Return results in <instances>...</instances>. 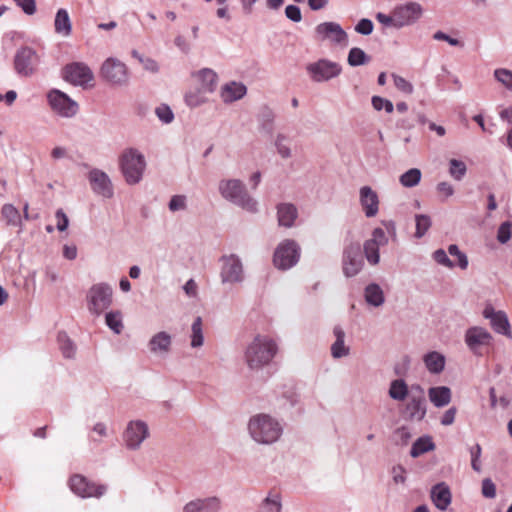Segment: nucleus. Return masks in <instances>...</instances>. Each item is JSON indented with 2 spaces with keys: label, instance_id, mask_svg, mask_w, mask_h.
Wrapping results in <instances>:
<instances>
[{
  "label": "nucleus",
  "instance_id": "obj_1",
  "mask_svg": "<svg viewBox=\"0 0 512 512\" xmlns=\"http://www.w3.org/2000/svg\"><path fill=\"white\" fill-rule=\"evenodd\" d=\"M278 352V345L267 335H256L245 348L244 361L248 368L259 371L270 364Z\"/></svg>",
  "mask_w": 512,
  "mask_h": 512
},
{
  "label": "nucleus",
  "instance_id": "obj_2",
  "mask_svg": "<svg viewBox=\"0 0 512 512\" xmlns=\"http://www.w3.org/2000/svg\"><path fill=\"white\" fill-rule=\"evenodd\" d=\"M248 432L256 443L271 445L282 436L283 425L277 418L266 413H259L250 417Z\"/></svg>",
  "mask_w": 512,
  "mask_h": 512
},
{
  "label": "nucleus",
  "instance_id": "obj_3",
  "mask_svg": "<svg viewBox=\"0 0 512 512\" xmlns=\"http://www.w3.org/2000/svg\"><path fill=\"white\" fill-rule=\"evenodd\" d=\"M218 191L223 199L241 207L248 212H256L257 201L252 198L245 186L239 179H222L218 183Z\"/></svg>",
  "mask_w": 512,
  "mask_h": 512
},
{
  "label": "nucleus",
  "instance_id": "obj_4",
  "mask_svg": "<svg viewBox=\"0 0 512 512\" xmlns=\"http://www.w3.org/2000/svg\"><path fill=\"white\" fill-rule=\"evenodd\" d=\"M121 172L125 181L134 185L141 181L143 172L146 168L145 157L135 148L124 150L119 160Z\"/></svg>",
  "mask_w": 512,
  "mask_h": 512
},
{
  "label": "nucleus",
  "instance_id": "obj_5",
  "mask_svg": "<svg viewBox=\"0 0 512 512\" xmlns=\"http://www.w3.org/2000/svg\"><path fill=\"white\" fill-rule=\"evenodd\" d=\"M113 289L110 284L100 282L93 284L86 294L87 309L95 317H99L112 304Z\"/></svg>",
  "mask_w": 512,
  "mask_h": 512
},
{
  "label": "nucleus",
  "instance_id": "obj_6",
  "mask_svg": "<svg viewBox=\"0 0 512 512\" xmlns=\"http://www.w3.org/2000/svg\"><path fill=\"white\" fill-rule=\"evenodd\" d=\"M427 414V400L425 390L420 384L410 387L408 401L402 410V417L406 421H422Z\"/></svg>",
  "mask_w": 512,
  "mask_h": 512
},
{
  "label": "nucleus",
  "instance_id": "obj_7",
  "mask_svg": "<svg viewBox=\"0 0 512 512\" xmlns=\"http://www.w3.org/2000/svg\"><path fill=\"white\" fill-rule=\"evenodd\" d=\"M306 72L313 82L322 83L338 77L342 72V67L337 62L321 58L307 64Z\"/></svg>",
  "mask_w": 512,
  "mask_h": 512
},
{
  "label": "nucleus",
  "instance_id": "obj_8",
  "mask_svg": "<svg viewBox=\"0 0 512 512\" xmlns=\"http://www.w3.org/2000/svg\"><path fill=\"white\" fill-rule=\"evenodd\" d=\"M364 266L362 248L359 242L350 241L346 243L342 255V271L347 278L360 273Z\"/></svg>",
  "mask_w": 512,
  "mask_h": 512
},
{
  "label": "nucleus",
  "instance_id": "obj_9",
  "mask_svg": "<svg viewBox=\"0 0 512 512\" xmlns=\"http://www.w3.org/2000/svg\"><path fill=\"white\" fill-rule=\"evenodd\" d=\"M300 259V246L291 239L282 241L276 248L273 263L280 270L294 267Z\"/></svg>",
  "mask_w": 512,
  "mask_h": 512
},
{
  "label": "nucleus",
  "instance_id": "obj_10",
  "mask_svg": "<svg viewBox=\"0 0 512 512\" xmlns=\"http://www.w3.org/2000/svg\"><path fill=\"white\" fill-rule=\"evenodd\" d=\"M102 78L115 86H126L129 83L127 66L117 58H107L100 69Z\"/></svg>",
  "mask_w": 512,
  "mask_h": 512
},
{
  "label": "nucleus",
  "instance_id": "obj_11",
  "mask_svg": "<svg viewBox=\"0 0 512 512\" xmlns=\"http://www.w3.org/2000/svg\"><path fill=\"white\" fill-rule=\"evenodd\" d=\"M39 63V55L29 46L20 47L14 56V69L21 77H29L33 75Z\"/></svg>",
  "mask_w": 512,
  "mask_h": 512
},
{
  "label": "nucleus",
  "instance_id": "obj_12",
  "mask_svg": "<svg viewBox=\"0 0 512 512\" xmlns=\"http://www.w3.org/2000/svg\"><path fill=\"white\" fill-rule=\"evenodd\" d=\"M222 263L220 278L223 284H238L244 281L243 264L236 254L223 255L220 258Z\"/></svg>",
  "mask_w": 512,
  "mask_h": 512
},
{
  "label": "nucleus",
  "instance_id": "obj_13",
  "mask_svg": "<svg viewBox=\"0 0 512 512\" xmlns=\"http://www.w3.org/2000/svg\"><path fill=\"white\" fill-rule=\"evenodd\" d=\"M47 100L51 109L61 117L71 118L78 112L77 102L61 90H50L47 94Z\"/></svg>",
  "mask_w": 512,
  "mask_h": 512
},
{
  "label": "nucleus",
  "instance_id": "obj_14",
  "mask_svg": "<svg viewBox=\"0 0 512 512\" xmlns=\"http://www.w3.org/2000/svg\"><path fill=\"white\" fill-rule=\"evenodd\" d=\"M149 428L142 420L128 422L123 432V441L129 450H138L145 439L149 437Z\"/></svg>",
  "mask_w": 512,
  "mask_h": 512
},
{
  "label": "nucleus",
  "instance_id": "obj_15",
  "mask_svg": "<svg viewBox=\"0 0 512 512\" xmlns=\"http://www.w3.org/2000/svg\"><path fill=\"white\" fill-rule=\"evenodd\" d=\"M63 78L74 86L86 88L94 80V74L85 63L73 62L63 68Z\"/></svg>",
  "mask_w": 512,
  "mask_h": 512
},
{
  "label": "nucleus",
  "instance_id": "obj_16",
  "mask_svg": "<svg viewBox=\"0 0 512 512\" xmlns=\"http://www.w3.org/2000/svg\"><path fill=\"white\" fill-rule=\"evenodd\" d=\"M69 486L73 493L82 498L103 496L107 491V486L95 484L82 475H73L69 480Z\"/></svg>",
  "mask_w": 512,
  "mask_h": 512
},
{
  "label": "nucleus",
  "instance_id": "obj_17",
  "mask_svg": "<svg viewBox=\"0 0 512 512\" xmlns=\"http://www.w3.org/2000/svg\"><path fill=\"white\" fill-rule=\"evenodd\" d=\"M464 340L465 344L474 355L481 356V348L491 345L493 337L487 329L480 326H473L466 330Z\"/></svg>",
  "mask_w": 512,
  "mask_h": 512
},
{
  "label": "nucleus",
  "instance_id": "obj_18",
  "mask_svg": "<svg viewBox=\"0 0 512 512\" xmlns=\"http://www.w3.org/2000/svg\"><path fill=\"white\" fill-rule=\"evenodd\" d=\"M394 11L397 20V29L415 24L423 14L422 6L412 1L395 6Z\"/></svg>",
  "mask_w": 512,
  "mask_h": 512
},
{
  "label": "nucleus",
  "instance_id": "obj_19",
  "mask_svg": "<svg viewBox=\"0 0 512 512\" xmlns=\"http://www.w3.org/2000/svg\"><path fill=\"white\" fill-rule=\"evenodd\" d=\"M88 180L95 194L108 199L113 196L114 191L111 179L104 171L93 168L88 173Z\"/></svg>",
  "mask_w": 512,
  "mask_h": 512
},
{
  "label": "nucleus",
  "instance_id": "obj_20",
  "mask_svg": "<svg viewBox=\"0 0 512 512\" xmlns=\"http://www.w3.org/2000/svg\"><path fill=\"white\" fill-rule=\"evenodd\" d=\"M483 317L490 321L492 329L501 335L512 337L511 326L504 311H496L492 305H486L483 310Z\"/></svg>",
  "mask_w": 512,
  "mask_h": 512
},
{
  "label": "nucleus",
  "instance_id": "obj_21",
  "mask_svg": "<svg viewBox=\"0 0 512 512\" xmlns=\"http://www.w3.org/2000/svg\"><path fill=\"white\" fill-rule=\"evenodd\" d=\"M315 34L318 39L330 40L335 44L345 43L348 39L346 31L336 22H323L315 27Z\"/></svg>",
  "mask_w": 512,
  "mask_h": 512
},
{
  "label": "nucleus",
  "instance_id": "obj_22",
  "mask_svg": "<svg viewBox=\"0 0 512 512\" xmlns=\"http://www.w3.org/2000/svg\"><path fill=\"white\" fill-rule=\"evenodd\" d=\"M221 508V499L210 496L189 501L184 505L182 512H220Z\"/></svg>",
  "mask_w": 512,
  "mask_h": 512
},
{
  "label": "nucleus",
  "instance_id": "obj_23",
  "mask_svg": "<svg viewBox=\"0 0 512 512\" xmlns=\"http://www.w3.org/2000/svg\"><path fill=\"white\" fill-rule=\"evenodd\" d=\"M360 204L366 217H374L379 210V199L377 193L369 186L360 188Z\"/></svg>",
  "mask_w": 512,
  "mask_h": 512
},
{
  "label": "nucleus",
  "instance_id": "obj_24",
  "mask_svg": "<svg viewBox=\"0 0 512 512\" xmlns=\"http://www.w3.org/2000/svg\"><path fill=\"white\" fill-rule=\"evenodd\" d=\"M246 93L247 88L243 83L231 81L221 87L220 96L224 103L229 104L242 99Z\"/></svg>",
  "mask_w": 512,
  "mask_h": 512
},
{
  "label": "nucleus",
  "instance_id": "obj_25",
  "mask_svg": "<svg viewBox=\"0 0 512 512\" xmlns=\"http://www.w3.org/2000/svg\"><path fill=\"white\" fill-rule=\"evenodd\" d=\"M431 499L434 505L441 511H445L451 503V491L444 483H437L431 489Z\"/></svg>",
  "mask_w": 512,
  "mask_h": 512
},
{
  "label": "nucleus",
  "instance_id": "obj_26",
  "mask_svg": "<svg viewBox=\"0 0 512 512\" xmlns=\"http://www.w3.org/2000/svg\"><path fill=\"white\" fill-rule=\"evenodd\" d=\"M171 344V336L167 332L161 331L152 336L148 346L152 353L162 355L169 352Z\"/></svg>",
  "mask_w": 512,
  "mask_h": 512
},
{
  "label": "nucleus",
  "instance_id": "obj_27",
  "mask_svg": "<svg viewBox=\"0 0 512 512\" xmlns=\"http://www.w3.org/2000/svg\"><path fill=\"white\" fill-rule=\"evenodd\" d=\"M54 31L62 37H69L72 33V21L65 8L58 9L55 14Z\"/></svg>",
  "mask_w": 512,
  "mask_h": 512
},
{
  "label": "nucleus",
  "instance_id": "obj_28",
  "mask_svg": "<svg viewBox=\"0 0 512 512\" xmlns=\"http://www.w3.org/2000/svg\"><path fill=\"white\" fill-rule=\"evenodd\" d=\"M193 77L197 78V80L200 82L199 87L202 88L204 92L211 94L215 91L218 76L212 69L203 68L197 72H194Z\"/></svg>",
  "mask_w": 512,
  "mask_h": 512
},
{
  "label": "nucleus",
  "instance_id": "obj_29",
  "mask_svg": "<svg viewBox=\"0 0 512 512\" xmlns=\"http://www.w3.org/2000/svg\"><path fill=\"white\" fill-rule=\"evenodd\" d=\"M335 341L331 345V355L334 359H340L348 356L350 348L345 345V332L340 326H335L333 329Z\"/></svg>",
  "mask_w": 512,
  "mask_h": 512
},
{
  "label": "nucleus",
  "instance_id": "obj_30",
  "mask_svg": "<svg viewBox=\"0 0 512 512\" xmlns=\"http://www.w3.org/2000/svg\"><path fill=\"white\" fill-rule=\"evenodd\" d=\"M430 402L437 408H442L451 402V390L447 386H436L428 389Z\"/></svg>",
  "mask_w": 512,
  "mask_h": 512
},
{
  "label": "nucleus",
  "instance_id": "obj_31",
  "mask_svg": "<svg viewBox=\"0 0 512 512\" xmlns=\"http://www.w3.org/2000/svg\"><path fill=\"white\" fill-rule=\"evenodd\" d=\"M277 216L280 226L292 227L297 218V209L293 204L282 203L277 207Z\"/></svg>",
  "mask_w": 512,
  "mask_h": 512
},
{
  "label": "nucleus",
  "instance_id": "obj_32",
  "mask_svg": "<svg viewBox=\"0 0 512 512\" xmlns=\"http://www.w3.org/2000/svg\"><path fill=\"white\" fill-rule=\"evenodd\" d=\"M423 362L427 370L432 374L441 373L445 367V357L437 351H431L425 354Z\"/></svg>",
  "mask_w": 512,
  "mask_h": 512
},
{
  "label": "nucleus",
  "instance_id": "obj_33",
  "mask_svg": "<svg viewBox=\"0 0 512 512\" xmlns=\"http://www.w3.org/2000/svg\"><path fill=\"white\" fill-rule=\"evenodd\" d=\"M364 297L367 304L373 307H379L385 302L383 290L376 283H371L365 287Z\"/></svg>",
  "mask_w": 512,
  "mask_h": 512
},
{
  "label": "nucleus",
  "instance_id": "obj_34",
  "mask_svg": "<svg viewBox=\"0 0 512 512\" xmlns=\"http://www.w3.org/2000/svg\"><path fill=\"white\" fill-rule=\"evenodd\" d=\"M410 388L404 379L398 378L392 380L389 386L388 395L395 401H403L409 397Z\"/></svg>",
  "mask_w": 512,
  "mask_h": 512
},
{
  "label": "nucleus",
  "instance_id": "obj_35",
  "mask_svg": "<svg viewBox=\"0 0 512 512\" xmlns=\"http://www.w3.org/2000/svg\"><path fill=\"white\" fill-rule=\"evenodd\" d=\"M208 94L202 88L196 87L185 93L184 102L190 108H197L208 102Z\"/></svg>",
  "mask_w": 512,
  "mask_h": 512
},
{
  "label": "nucleus",
  "instance_id": "obj_36",
  "mask_svg": "<svg viewBox=\"0 0 512 512\" xmlns=\"http://www.w3.org/2000/svg\"><path fill=\"white\" fill-rule=\"evenodd\" d=\"M435 449V443L431 436L425 435L419 437L413 444L410 450V456L417 458L424 453L433 451Z\"/></svg>",
  "mask_w": 512,
  "mask_h": 512
},
{
  "label": "nucleus",
  "instance_id": "obj_37",
  "mask_svg": "<svg viewBox=\"0 0 512 512\" xmlns=\"http://www.w3.org/2000/svg\"><path fill=\"white\" fill-rule=\"evenodd\" d=\"M275 115L269 107L265 106L261 109L257 120L259 123V130L265 134L272 135L274 131Z\"/></svg>",
  "mask_w": 512,
  "mask_h": 512
},
{
  "label": "nucleus",
  "instance_id": "obj_38",
  "mask_svg": "<svg viewBox=\"0 0 512 512\" xmlns=\"http://www.w3.org/2000/svg\"><path fill=\"white\" fill-rule=\"evenodd\" d=\"M105 324L115 334H121L124 328L122 312L120 310H111L107 312L105 314Z\"/></svg>",
  "mask_w": 512,
  "mask_h": 512
},
{
  "label": "nucleus",
  "instance_id": "obj_39",
  "mask_svg": "<svg viewBox=\"0 0 512 512\" xmlns=\"http://www.w3.org/2000/svg\"><path fill=\"white\" fill-rule=\"evenodd\" d=\"M57 341L62 355L67 359H73L76 354V345L68 337L66 332H59Z\"/></svg>",
  "mask_w": 512,
  "mask_h": 512
},
{
  "label": "nucleus",
  "instance_id": "obj_40",
  "mask_svg": "<svg viewBox=\"0 0 512 512\" xmlns=\"http://www.w3.org/2000/svg\"><path fill=\"white\" fill-rule=\"evenodd\" d=\"M281 497L277 493H269L262 501L258 512H281Z\"/></svg>",
  "mask_w": 512,
  "mask_h": 512
},
{
  "label": "nucleus",
  "instance_id": "obj_41",
  "mask_svg": "<svg viewBox=\"0 0 512 512\" xmlns=\"http://www.w3.org/2000/svg\"><path fill=\"white\" fill-rule=\"evenodd\" d=\"M347 62L351 67H357L369 63L370 57L363 49L353 47L348 52Z\"/></svg>",
  "mask_w": 512,
  "mask_h": 512
},
{
  "label": "nucleus",
  "instance_id": "obj_42",
  "mask_svg": "<svg viewBox=\"0 0 512 512\" xmlns=\"http://www.w3.org/2000/svg\"><path fill=\"white\" fill-rule=\"evenodd\" d=\"M204 343V335L202 330V319L196 317L191 325V347L199 348Z\"/></svg>",
  "mask_w": 512,
  "mask_h": 512
},
{
  "label": "nucleus",
  "instance_id": "obj_43",
  "mask_svg": "<svg viewBox=\"0 0 512 512\" xmlns=\"http://www.w3.org/2000/svg\"><path fill=\"white\" fill-rule=\"evenodd\" d=\"M421 171L418 168H411L400 176V183L406 188H412L419 184L421 180Z\"/></svg>",
  "mask_w": 512,
  "mask_h": 512
},
{
  "label": "nucleus",
  "instance_id": "obj_44",
  "mask_svg": "<svg viewBox=\"0 0 512 512\" xmlns=\"http://www.w3.org/2000/svg\"><path fill=\"white\" fill-rule=\"evenodd\" d=\"M380 246L374 244L373 242L366 240L363 244V253L365 255L366 260L372 266L377 265L380 261L379 254Z\"/></svg>",
  "mask_w": 512,
  "mask_h": 512
},
{
  "label": "nucleus",
  "instance_id": "obj_45",
  "mask_svg": "<svg viewBox=\"0 0 512 512\" xmlns=\"http://www.w3.org/2000/svg\"><path fill=\"white\" fill-rule=\"evenodd\" d=\"M467 172L466 164L462 160L451 159L449 161V174L452 178L460 181L464 178Z\"/></svg>",
  "mask_w": 512,
  "mask_h": 512
},
{
  "label": "nucleus",
  "instance_id": "obj_46",
  "mask_svg": "<svg viewBox=\"0 0 512 512\" xmlns=\"http://www.w3.org/2000/svg\"><path fill=\"white\" fill-rule=\"evenodd\" d=\"M415 222H416V231H415V237L422 238L426 232L431 227V218L430 216L426 214H416L415 215Z\"/></svg>",
  "mask_w": 512,
  "mask_h": 512
},
{
  "label": "nucleus",
  "instance_id": "obj_47",
  "mask_svg": "<svg viewBox=\"0 0 512 512\" xmlns=\"http://www.w3.org/2000/svg\"><path fill=\"white\" fill-rule=\"evenodd\" d=\"M1 214L9 225L16 226L20 223L21 217L19 211L12 204L3 205Z\"/></svg>",
  "mask_w": 512,
  "mask_h": 512
},
{
  "label": "nucleus",
  "instance_id": "obj_48",
  "mask_svg": "<svg viewBox=\"0 0 512 512\" xmlns=\"http://www.w3.org/2000/svg\"><path fill=\"white\" fill-rule=\"evenodd\" d=\"M494 77L507 90L512 92V70H509L507 68L495 69L494 70Z\"/></svg>",
  "mask_w": 512,
  "mask_h": 512
},
{
  "label": "nucleus",
  "instance_id": "obj_49",
  "mask_svg": "<svg viewBox=\"0 0 512 512\" xmlns=\"http://www.w3.org/2000/svg\"><path fill=\"white\" fill-rule=\"evenodd\" d=\"M447 252L451 256L457 258V261H458L457 265L459 266L460 269H462V270L467 269V267L469 265L468 257L464 252H462L459 249L458 245H456V244L449 245Z\"/></svg>",
  "mask_w": 512,
  "mask_h": 512
},
{
  "label": "nucleus",
  "instance_id": "obj_50",
  "mask_svg": "<svg viewBox=\"0 0 512 512\" xmlns=\"http://www.w3.org/2000/svg\"><path fill=\"white\" fill-rule=\"evenodd\" d=\"M286 141H287V136L282 133H279V134H277L275 143H274L278 154L284 159L291 157V149L285 143Z\"/></svg>",
  "mask_w": 512,
  "mask_h": 512
},
{
  "label": "nucleus",
  "instance_id": "obj_51",
  "mask_svg": "<svg viewBox=\"0 0 512 512\" xmlns=\"http://www.w3.org/2000/svg\"><path fill=\"white\" fill-rule=\"evenodd\" d=\"M168 209L171 212L184 211L187 209V196L178 194L173 195L168 203Z\"/></svg>",
  "mask_w": 512,
  "mask_h": 512
},
{
  "label": "nucleus",
  "instance_id": "obj_52",
  "mask_svg": "<svg viewBox=\"0 0 512 512\" xmlns=\"http://www.w3.org/2000/svg\"><path fill=\"white\" fill-rule=\"evenodd\" d=\"M155 114L158 119L164 124H169L174 119V113L171 108L166 104H161L155 109Z\"/></svg>",
  "mask_w": 512,
  "mask_h": 512
},
{
  "label": "nucleus",
  "instance_id": "obj_53",
  "mask_svg": "<svg viewBox=\"0 0 512 512\" xmlns=\"http://www.w3.org/2000/svg\"><path fill=\"white\" fill-rule=\"evenodd\" d=\"M511 234H512V222L505 221V222L501 223V225L498 228L497 240L501 244H505L510 240Z\"/></svg>",
  "mask_w": 512,
  "mask_h": 512
},
{
  "label": "nucleus",
  "instance_id": "obj_54",
  "mask_svg": "<svg viewBox=\"0 0 512 512\" xmlns=\"http://www.w3.org/2000/svg\"><path fill=\"white\" fill-rule=\"evenodd\" d=\"M469 453L471 456L472 469L476 472H480L481 471L480 457L482 454V448H481L480 444L476 443L475 445L471 446L469 448Z\"/></svg>",
  "mask_w": 512,
  "mask_h": 512
},
{
  "label": "nucleus",
  "instance_id": "obj_55",
  "mask_svg": "<svg viewBox=\"0 0 512 512\" xmlns=\"http://www.w3.org/2000/svg\"><path fill=\"white\" fill-rule=\"evenodd\" d=\"M432 258L436 263L447 268H453L454 263L450 260L444 249H437L433 252Z\"/></svg>",
  "mask_w": 512,
  "mask_h": 512
},
{
  "label": "nucleus",
  "instance_id": "obj_56",
  "mask_svg": "<svg viewBox=\"0 0 512 512\" xmlns=\"http://www.w3.org/2000/svg\"><path fill=\"white\" fill-rule=\"evenodd\" d=\"M354 29L358 34L368 36L373 32L374 24L370 19L362 18L355 25Z\"/></svg>",
  "mask_w": 512,
  "mask_h": 512
},
{
  "label": "nucleus",
  "instance_id": "obj_57",
  "mask_svg": "<svg viewBox=\"0 0 512 512\" xmlns=\"http://www.w3.org/2000/svg\"><path fill=\"white\" fill-rule=\"evenodd\" d=\"M412 434L407 426H401L394 431V437L397 444L406 445Z\"/></svg>",
  "mask_w": 512,
  "mask_h": 512
},
{
  "label": "nucleus",
  "instance_id": "obj_58",
  "mask_svg": "<svg viewBox=\"0 0 512 512\" xmlns=\"http://www.w3.org/2000/svg\"><path fill=\"white\" fill-rule=\"evenodd\" d=\"M376 20L386 27H393L397 29V20L394 9L391 12V15H387L382 12H378L375 16Z\"/></svg>",
  "mask_w": 512,
  "mask_h": 512
},
{
  "label": "nucleus",
  "instance_id": "obj_59",
  "mask_svg": "<svg viewBox=\"0 0 512 512\" xmlns=\"http://www.w3.org/2000/svg\"><path fill=\"white\" fill-rule=\"evenodd\" d=\"M368 240L380 247L385 246L388 243L386 232L380 227H377L372 231V237Z\"/></svg>",
  "mask_w": 512,
  "mask_h": 512
},
{
  "label": "nucleus",
  "instance_id": "obj_60",
  "mask_svg": "<svg viewBox=\"0 0 512 512\" xmlns=\"http://www.w3.org/2000/svg\"><path fill=\"white\" fill-rule=\"evenodd\" d=\"M394 85L396 88L406 94H411L413 92V85L407 81L405 78L393 75Z\"/></svg>",
  "mask_w": 512,
  "mask_h": 512
},
{
  "label": "nucleus",
  "instance_id": "obj_61",
  "mask_svg": "<svg viewBox=\"0 0 512 512\" xmlns=\"http://www.w3.org/2000/svg\"><path fill=\"white\" fill-rule=\"evenodd\" d=\"M391 474L394 483L404 484L406 482V469L402 465L393 466Z\"/></svg>",
  "mask_w": 512,
  "mask_h": 512
},
{
  "label": "nucleus",
  "instance_id": "obj_62",
  "mask_svg": "<svg viewBox=\"0 0 512 512\" xmlns=\"http://www.w3.org/2000/svg\"><path fill=\"white\" fill-rule=\"evenodd\" d=\"M285 16L293 21V22H300L302 19L301 10L297 5H288L285 8Z\"/></svg>",
  "mask_w": 512,
  "mask_h": 512
},
{
  "label": "nucleus",
  "instance_id": "obj_63",
  "mask_svg": "<svg viewBox=\"0 0 512 512\" xmlns=\"http://www.w3.org/2000/svg\"><path fill=\"white\" fill-rule=\"evenodd\" d=\"M13 1L27 15H33L36 12V1L35 0H13Z\"/></svg>",
  "mask_w": 512,
  "mask_h": 512
},
{
  "label": "nucleus",
  "instance_id": "obj_64",
  "mask_svg": "<svg viewBox=\"0 0 512 512\" xmlns=\"http://www.w3.org/2000/svg\"><path fill=\"white\" fill-rule=\"evenodd\" d=\"M482 494L486 498H494L496 496V486L490 478L482 481Z\"/></svg>",
  "mask_w": 512,
  "mask_h": 512
}]
</instances>
